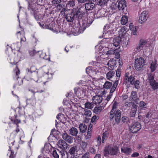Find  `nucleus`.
Masks as SVG:
<instances>
[{"instance_id": "f257e3e1", "label": "nucleus", "mask_w": 158, "mask_h": 158, "mask_svg": "<svg viewBox=\"0 0 158 158\" xmlns=\"http://www.w3.org/2000/svg\"><path fill=\"white\" fill-rule=\"evenodd\" d=\"M54 148L50 144H45L42 149V154L38 156V158H49L50 152Z\"/></svg>"}, {"instance_id": "f03ea898", "label": "nucleus", "mask_w": 158, "mask_h": 158, "mask_svg": "<svg viewBox=\"0 0 158 158\" xmlns=\"http://www.w3.org/2000/svg\"><path fill=\"white\" fill-rule=\"evenodd\" d=\"M148 39H142L139 40V43L136 46L133 51L134 54H136L140 52L144 47H147L148 44Z\"/></svg>"}, {"instance_id": "7ed1b4c3", "label": "nucleus", "mask_w": 158, "mask_h": 158, "mask_svg": "<svg viewBox=\"0 0 158 158\" xmlns=\"http://www.w3.org/2000/svg\"><path fill=\"white\" fill-rule=\"evenodd\" d=\"M118 148L116 146L112 145H109L104 149V156H106L109 154L115 155L117 153Z\"/></svg>"}, {"instance_id": "20e7f679", "label": "nucleus", "mask_w": 158, "mask_h": 158, "mask_svg": "<svg viewBox=\"0 0 158 158\" xmlns=\"http://www.w3.org/2000/svg\"><path fill=\"white\" fill-rule=\"evenodd\" d=\"M81 13V11L78 8H73L72 12L68 14L65 15V19L68 22H72L74 19V15H78Z\"/></svg>"}, {"instance_id": "39448f33", "label": "nucleus", "mask_w": 158, "mask_h": 158, "mask_svg": "<svg viewBox=\"0 0 158 158\" xmlns=\"http://www.w3.org/2000/svg\"><path fill=\"white\" fill-rule=\"evenodd\" d=\"M114 111V112H113V114H111V111L110 112V120H113L114 118L115 122L118 123L121 120V112L119 110Z\"/></svg>"}, {"instance_id": "423d86ee", "label": "nucleus", "mask_w": 158, "mask_h": 158, "mask_svg": "<svg viewBox=\"0 0 158 158\" xmlns=\"http://www.w3.org/2000/svg\"><path fill=\"white\" fill-rule=\"evenodd\" d=\"M48 28L56 33H58L63 31L61 27L59 25H56L54 22H52L49 24Z\"/></svg>"}, {"instance_id": "0eeeda50", "label": "nucleus", "mask_w": 158, "mask_h": 158, "mask_svg": "<svg viewBox=\"0 0 158 158\" xmlns=\"http://www.w3.org/2000/svg\"><path fill=\"white\" fill-rule=\"evenodd\" d=\"M93 21L92 20L90 22L89 19H88L87 21L86 20L83 21L81 25L80 26V27L78 29V31L77 34H79L83 32L86 28L88 27L92 23Z\"/></svg>"}, {"instance_id": "6e6552de", "label": "nucleus", "mask_w": 158, "mask_h": 158, "mask_svg": "<svg viewBox=\"0 0 158 158\" xmlns=\"http://www.w3.org/2000/svg\"><path fill=\"white\" fill-rule=\"evenodd\" d=\"M145 60L142 57L136 59L135 61V67L136 69L141 70L145 65Z\"/></svg>"}, {"instance_id": "1a4fd4ad", "label": "nucleus", "mask_w": 158, "mask_h": 158, "mask_svg": "<svg viewBox=\"0 0 158 158\" xmlns=\"http://www.w3.org/2000/svg\"><path fill=\"white\" fill-rule=\"evenodd\" d=\"M148 80L150 85L152 87L154 90L158 88V83L156 82L153 74H149L148 77Z\"/></svg>"}, {"instance_id": "9d476101", "label": "nucleus", "mask_w": 158, "mask_h": 158, "mask_svg": "<svg viewBox=\"0 0 158 158\" xmlns=\"http://www.w3.org/2000/svg\"><path fill=\"white\" fill-rule=\"evenodd\" d=\"M135 78L132 75L129 76V74L127 73L125 74V78L124 79V83L126 85H130L134 84Z\"/></svg>"}, {"instance_id": "9b49d317", "label": "nucleus", "mask_w": 158, "mask_h": 158, "mask_svg": "<svg viewBox=\"0 0 158 158\" xmlns=\"http://www.w3.org/2000/svg\"><path fill=\"white\" fill-rule=\"evenodd\" d=\"M141 127V124L138 122H136L132 124L130 128L131 131L132 133H136L139 131Z\"/></svg>"}, {"instance_id": "f8f14e48", "label": "nucleus", "mask_w": 158, "mask_h": 158, "mask_svg": "<svg viewBox=\"0 0 158 158\" xmlns=\"http://www.w3.org/2000/svg\"><path fill=\"white\" fill-rule=\"evenodd\" d=\"M62 136V139L66 142L70 144L73 143L74 138L68 134L66 132L64 131Z\"/></svg>"}, {"instance_id": "ddd939ff", "label": "nucleus", "mask_w": 158, "mask_h": 158, "mask_svg": "<svg viewBox=\"0 0 158 158\" xmlns=\"http://www.w3.org/2000/svg\"><path fill=\"white\" fill-rule=\"evenodd\" d=\"M148 12L146 11H143L141 14L139 19V23L142 24L146 21L147 19Z\"/></svg>"}, {"instance_id": "4468645a", "label": "nucleus", "mask_w": 158, "mask_h": 158, "mask_svg": "<svg viewBox=\"0 0 158 158\" xmlns=\"http://www.w3.org/2000/svg\"><path fill=\"white\" fill-rule=\"evenodd\" d=\"M15 78H16L18 81V84H16L14 86V88H15L16 87L17 85H18L19 86L22 85L23 83V80L20 77H19L18 76V75L20 73V71L19 69L16 67V69H15Z\"/></svg>"}, {"instance_id": "2eb2a0df", "label": "nucleus", "mask_w": 158, "mask_h": 158, "mask_svg": "<svg viewBox=\"0 0 158 158\" xmlns=\"http://www.w3.org/2000/svg\"><path fill=\"white\" fill-rule=\"evenodd\" d=\"M114 54V52L113 49L111 48L110 50H109L106 52H104L102 55H100L102 59H107L109 58L110 56Z\"/></svg>"}, {"instance_id": "dca6fc26", "label": "nucleus", "mask_w": 158, "mask_h": 158, "mask_svg": "<svg viewBox=\"0 0 158 158\" xmlns=\"http://www.w3.org/2000/svg\"><path fill=\"white\" fill-rule=\"evenodd\" d=\"M102 98L101 95H96L92 98L93 103L94 104H99L102 101Z\"/></svg>"}, {"instance_id": "f3484780", "label": "nucleus", "mask_w": 158, "mask_h": 158, "mask_svg": "<svg viewBox=\"0 0 158 158\" xmlns=\"http://www.w3.org/2000/svg\"><path fill=\"white\" fill-rule=\"evenodd\" d=\"M58 147L63 150L66 149L67 147V144L64 140H59L57 143Z\"/></svg>"}, {"instance_id": "a211bd4d", "label": "nucleus", "mask_w": 158, "mask_h": 158, "mask_svg": "<svg viewBox=\"0 0 158 158\" xmlns=\"http://www.w3.org/2000/svg\"><path fill=\"white\" fill-rule=\"evenodd\" d=\"M38 6L36 4L31 3V4H29L28 9L29 10H31L34 13L37 12H39L38 10Z\"/></svg>"}, {"instance_id": "6ab92c4d", "label": "nucleus", "mask_w": 158, "mask_h": 158, "mask_svg": "<svg viewBox=\"0 0 158 158\" xmlns=\"http://www.w3.org/2000/svg\"><path fill=\"white\" fill-rule=\"evenodd\" d=\"M95 4L93 2H88L85 4L86 11L91 10L95 7Z\"/></svg>"}, {"instance_id": "aec40b11", "label": "nucleus", "mask_w": 158, "mask_h": 158, "mask_svg": "<svg viewBox=\"0 0 158 158\" xmlns=\"http://www.w3.org/2000/svg\"><path fill=\"white\" fill-rule=\"evenodd\" d=\"M121 152L125 154L129 155L132 152V150L130 148L127 147H123L121 148Z\"/></svg>"}, {"instance_id": "412c9836", "label": "nucleus", "mask_w": 158, "mask_h": 158, "mask_svg": "<svg viewBox=\"0 0 158 158\" xmlns=\"http://www.w3.org/2000/svg\"><path fill=\"white\" fill-rule=\"evenodd\" d=\"M107 13L106 10L102 8L98 11L97 15L99 17H102L106 16L107 15Z\"/></svg>"}, {"instance_id": "4be33fe9", "label": "nucleus", "mask_w": 158, "mask_h": 158, "mask_svg": "<svg viewBox=\"0 0 158 158\" xmlns=\"http://www.w3.org/2000/svg\"><path fill=\"white\" fill-rule=\"evenodd\" d=\"M121 41V38L119 36L116 37L113 39V44L114 46L118 47L119 46Z\"/></svg>"}, {"instance_id": "5701e85b", "label": "nucleus", "mask_w": 158, "mask_h": 158, "mask_svg": "<svg viewBox=\"0 0 158 158\" xmlns=\"http://www.w3.org/2000/svg\"><path fill=\"white\" fill-rule=\"evenodd\" d=\"M16 35L18 38L20 39L21 44H22L23 42H25L26 41V39L24 33H21L20 31H19L17 33Z\"/></svg>"}, {"instance_id": "b1692460", "label": "nucleus", "mask_w": 158, "mask_h": 158, "mask_svg": "<svg viewBox=\"0 0 158 158\" xmlns=\"http://www.w3.org/2000/svg\"><path fill=\"white\" fill-rule=\"evenodd\" d=\"M157 68V61L156 60H152L150 62V68L152 72L154 71Z\"/></svg>"}, {"instance_id": "393cba45", "label": "nucleus", "mask_w": 158, "mask_h": 158, "mask_svg": "<svg viewBox=\"0 0 158 158\" xmlns=\"http://www.w3.org/2000/svg\"><path fill=\"white\" fill-rule=\"evenodd\" d=\"M69 132L70 135L73 136H76L78 133V131L76 128L72 127L69 129Z\"/></svg>"}, {"instance_id": "a878e982", "label": "nucleus", "mask_w": 158, "mask_h": 158, "mask_svg": "<svg viewBox=\"0 0 158 158\" xmlns=\"http://www.w3.org/2000/svg\"><path fill=\"white\" fill-rule=\"evenodd\" d=\"M126 6V2L124 0H121L118 2V7L119 10H123Z\"/></svg>"}, {"instance_id": "bb28decb", "label": "nucleus", "mask_w": 158, "mask_h": 158, "mask_svg": "<svg viewBox=\"0 0 158 158\" xmlns=\"http://www.w3.org/2000/svg\"><path fill=\"white\" fill-rule=\"evenodd\" d=\"M104 108L103 106H96L94 109V112L96 114H98L104 109Z\"/></svg>"}, {"instance_id": "cd10ccee", "label": "nucleus", "mask_w": 158, "mask_h": 158, "mask_svg": "<svg viewBox=\"0 0 158 158\" xmlns=\"http://www.w3.org/2000/svg\"><path fill=\"white\" fill-rule=\"evenodd\" d=\"M79 128L80 132L82 133H85L86 131L87 127V126L84 124H80L79 125Z\"/></svg>"}, {"instance_id": "c85d7f7f", "label": "nucleus", "mask_w": 158, "mask_h": 158, "mask_svg": "<svg viewBox=\"0 0 158 158\" xmlns=\"http://www.w3.org/2000/svg\"><path fill=\"white\" fill-rule=\"evenodd\" d=\"M115 75V72L113 71H110L108 72L106 75V78L108 80H110Z\"/></svg>"}, {"instance_id": "c756f323", "label": "nucleus", "mask_w": 158, "mask_h": 158, "mask_svg": "<svg viewBox=\"0 0 158 158\" xmlns=\"http://www.w3.org/2000/svg\"><path fill=\"white\" fill-rule=\"evenodd\" d=\"M129 28L131 31V33L133 35H137V32L136 27L135 26H134L132 23H131L130 24Z\"/></svg>"}, {"instance_id": "7c9ffc66", "label": "nucleus", "mask_w": 158, "mask_h": 158, "mask_svg": "<svg viewBox=\"0 0 158 158\" xmlns=\"http://www.w3.org/2000/svg\"><path fill=\"white\" fill-rule=\"evenodd\" d=\"M36 99L34 97H33L27 100V103L28 104H30L32 106H34L36 103Z\"/></svg>"}, {"instance_id": "2f4dec72", "label": "nucleus", "mask_w": 158, "mask_h": 158, "mask_svg": "<svg viewBox=\"0 0 158 158\" xmlns=\"http://www.w3.org/2000/svg\"><path fill=\"white\" fill-rule=\"evenodd\" d=\"M114 52V54L115 55V58L117 59H118L120 57L119 52L120 51V47H119L118 48L113 50Z\"/></svg>"}, {"instance_id": "473e14b6", "label": "nucleus", "mask_w": 158, "mask_h": 158, "mask_svg": "<svg viewBox=\"0 0 158 158\" xmlns=\"http://www.w3.org/2000/svg\"><path fill=\"white\" fill-rule=\"evenodd\" d=\"M147 104L143 101L139 102V108L141 110H145L147 108Z\"/></svg>"}, {"instance_id": "72a5a7b5", "label": "nucleus", "mask_w": 158, "mask_h": 158, "mask_svg": "<svg viewBox=\"0 0 158 158\" xmlns=\"http://www.w3.org/2000/svg\"><path fill=\"white\" fill-rule=\"evenodd\" d=\"M112 85V82L108 81H106L103 85V87L106 89H110Z\"/></svg>"}, {"instance_id": "f704fd0d", "label": "nucleus", "mask_w": 158, "mask_h": 158, "mask_svg": "<svg viewBox=\"0 0 158 158\" xmlns=\"http://www.w3.org/2000/svg\"><path fill=\"white\" fill-rule=\"evenodd\" d=\"M59 153H60L61 155L62 158H69V154L67 152H65V153L64 152L62 151H59V150H57Z\"/></svg>"}, {"instance_id": "c9c22d12", "label": "nucleus", "mask_w": 158, "mask_h": 158, "mask_svg": "<svg viewBox=\"0 0 158 158\" xmlns=\"http://www.w3.org/2000/svg\"><path fill=\"white\" fill-rule=\"evenodd\" d=\"M92 115V112L91 111L89 110L86 109H84V114L83 115L89 117H91Z\"/></svg>"}, {"instance_id": "e433bc0d", "label": "nucleus", "mask_w": 158, "mask_h": 158, "mask_svg": "<svg viewBox=\"0 0 158 158\" xmlns=\"http://www.w3.org/2000/svg\"><path fill=\"white\" fill-rule=\"evenodd\" d=\"M77 149V147L76 146L70 148L68 153L71 155H73L75 154Z\"/></svg>"}, {"instance_id": "4c0bfd02", "label": "nucleus", "mask_w": 158, "mask_h": 158, "mask_svg": "<svg viewBox=\"0 0 158 158\" xmlns=\"http://www.w3.org/2000/svg\"><path fill=\"white\" fill-rule=\"evenodd\" d=\"M128 21L127 17L126 16H123L121 20V24L123 25H125Z\"/></svg>"}, {"instance_id": "58836bf2", "label": "nucleus", "mask_w": 158, "mask_h": 158, "mask_svg": "<svg viewBox=\"0 0 158 158\" xmlns=\"http://www.w3.org/2000/svg\"><path fill=\"white\" fill-rule=\"evenodd\" d=\"M126 32L127 31L125 28L124 27H122L118 31L119 35L121 36H123L125 34Z\"/></svg>"}, {"instance_id": "ea45409f", "label": "nucleus", "mask_w": 158, "mask_h": 158, "mask_svg": "<svg viewBox=\"0 0 158 158\" xmlns=\"http://www.w3.org/2000/svg\"><path fill=\"white\" fill-rule=\"evenodd\" d=\"M75 5V2L73 0H71L68 2L66 4V7L67 8H73Z\"/></svg>"}, {"instance_id": "a19ab883", "label": "nucleus", "mask_w": 158, "mask_h": 158, "mask_svg": "<svg viewBox=\"0 0 158 158\" xmlns=\"http://www.w3.org/2000/svg\"><path fill=\"white\" fill-rule=\"evenodd\" d=\"M85 107L89 109H92L93 107V105L91 103L88 102L85 104Z\"/></svg>"}, {"instance_id": "79ce46f5", "label": "nucleus", "mask_w": 158, "mask_h": 158, "mask_svg": "<svg viewBox=\"0 0 158 158\" xmlns=\"http://www.w3.org/2000/svg\"><path fill=\"white\" fill-rule=\"evenodd\" d=\"M35 67L33 66L31 67L30 69H26V71L27 72V74L29 75L32 72H35Z\"/></svg>"}, {"instance_id": "37998d69", "label": "nucleus", "mask_w": 158, "mask_h": 158, "mask_svg": "<svg viewBox=\"0 0 158 158\" xmlns=\"http://www.w3.org/2000/svg\"><path fill=\"white\" fill-rule=\"evenodd\" d=\"M115 63L114 61V60L113 59H111L110 60L108 61L107 65L109 66H110L111 68H112L114 66Z\"/></svg>"}, {"instance_id": "c03bdc74", "label": "nucleus", "mask_w": 158, "mask_h": 158, "mask_svg": "<svg viewBox=\"0 0 158 158\" xmlns=\"http://www.w3.org/2000/svg\"><path fill=\"white\" fill-rule=\"evenodd\" d=\"M136 108L133 107L131 110L130 113V116L131 117H134L135 116L136 113Z\"/></svg>"}, {"instance_id": "a18cd8bd", "label": "nucleus", "mask_w": 158, "mask_h": 158, "mask_svg": "<svg viewBox=\"0 0 158 158\" xmlns=\"http://www.w3.org/2000/svg\"><path fill=\"white\" fill-rule=\"evenodd\" d=\"M108 0H98V5L101 6H104Z\"/></svg>"}, {"instance_id": "49530a36", "label": "nucleus", "mask_w": 158, "mask_h": 158, "mask_svg": "<svg viewBox=\"0 0 158 158\" xmlns=\"http://www.w3.org/2000/svg\"><path fill=\"white\" fill-rule=\"evenodd\" d=\"M117 103L115 102L113 104L112 106V108L111 111V114L113 113V112H114V111L117 110L118 109H117Z\"/></svg>"}, {"instance_id": "de8ad7c7", "label": "nucleus", "mask_w": 158, "mask_h": 158, "mask_svg": "<svg viewBox=\"0 0 158 158\" xmlns=\"http://www.w3.org/2000/svg\"><path fill=\"white\" fill-rule=\"evenodd\" d=\"M108 133L107 132L105 131L103 134L102 137V143H104V140L107 139L108 137Z\"/></svg>"}, {"instance_id": "09e8293b", "label": "nucleus", "mask_w": 158, "mask_h": 158, "mask_svg": "<svg viewBox=\"0 0 158 158\" xmlns=\"http://www.w3.org/2000/svg\"><path fill=\"white\" fill-rule=\"evenodd\" d=\"M137 98L136 92L134 91H132L131 93V98L133 100H135Z\"/></svg>"}, {"instance_id": "8fccbe9b", "label": "nucleus", "mask_w": 158, "mask_h": 158, "mask_svg": "<svg viewBox=\"0 0 158 158\" xmlns=\"http://www.w3.org/2000/svg\"><path fill=\"white\" fill-rule=\"evenodd\" d=\"M34 17L37 20H39L40 18L41 17V15L38 12L36 11V13H34Z\"/></svg>"}, {"instance_id": "3c124183", "label": "nucleus", "mask_w": 158, "mask_h": 158, "mask_svg": "<svg viewBox=\"0 0 158 158\" xmlns=\"http://www.w3.org/2000/svg\"><path fill=\"white\" fill-rule=\"evenodd\" d=\"M99 116H97L96 115H94V116H93L92 118L91 122L92 123L95 122L97 121V120L99 119Z\"/></svg>"}, {"instance_id": "603ef678", "label": "nucleus", "mask_w": 158, "mask_h": 158, "mask_svg": "<svg viewBox=\"0 0 158 158\" xmlns=\"http://www.w3.org/2000/svg\"><path fill=\"white\" fill-rule=\"evenodd\" d=\"M52 155L54 158H59V155L55 150H53Z\"/></svg>"}, {"instance_id": "864d4df0", "label": "nucleus", "mask_w": 158, "mask_h": 158, "mask_svg": "<svg viewBox=\"0 0 158 158\" xmlns=\"http://www.w3.org/2000/svg\"><path fill=\"white\" fill-rule=\"evenodd\" d=\"M112 24L106 25L104 26V30L107 31V32H108L109 31H110V27L111 26Z\"/></svg>"}, {"instance_id": "5fc2aeb1", "label": "nucleus", "mask_w": 158, "mask_h": 158, "mask_svg": "<svg viewBox=\"0 0 158 158\" xmlns=\"http://www.w3.org/2000/svg\"><path fill=\"white\" fill-rule=\"evenodd\" d=\"M20 46H18L17 43L14 44L11 46V48H13L15 50H18L20 48Z\"/></svg>"}, {"instance_id": "6e6d98bb", "label": "nucleus", "mask_w": 158, "mask_h": 158, "mask_svg": "<svg viewBox=\"0 0 158 158\" xmlns=\"http://www.w3.org/2000/svg\"><path fill=\"white\" fill-rule=\"evenodd\" d=\"M36 52L34 50H31L29 51L30 55L31 56H33L36 54Z\"/></svg>"}, {"instance_id": "4d7b16f0", "label": "nucleus", "mask_w": 158, "mask_h": 158, "mask_svg": "<svg viewBox=\"0 0 158 158\" xmlns=\"http://www.w3.org/2000/svg\"><path fill=\"white\" fill-rule=\"evenodd\" d=\"M44 4L43 0H37L36 1V4L40 5H43Z\"/></svg>"}, {"instance_id": "13d9d810", "label": "nucleus", "mask_w": 158, "mask_h": 158, "mask_svg": "<svg viewBox=\"0 0 158 158\" xmlns=\"http://www.w3.org/2000/svg\"><path fill=\"white\" fill-rule=\"evenodd\" d=\"M81 145L82 148L84 149L87 147V143L86 142H82L81 143Z\"/></svg>"}, {"instance_id": "bf43d9fd", "label": "nucleus", "mask_w": 158, "mask_h": 158, "mask_svg": "<svg viewBox=\"0 0 158 158\" xmlns=\"http://www.w3.org/2000/svg\"><path fill=\"white\" fill-rule=\"evenodd\" d=\"M90 155L89 153H86L84 154L82 156L81 158H89Z\"/></svg>"}, {"instance_id": "052dcab7", "label": "nucleus", "mask_w": 158, "mask_h": 158, "mask_svg": "<svg viewBox=\"0 0 158 158\" xmlns=\"http://www.w3.org/2000/svg\"><path fill=\"white\" fill-rule=\"evenodd\" d=\"M116 75L117 77H119L120 76V69H118L116 72Z\"/></svg>"}, {"instance_id": "680f3d73", "label": "nucleus", "mask_w": 158, "mask_h": 158, "mask_svg": "<svg viewBox=\"0 0 158 158\" xmlns=\"http://www.w3.org/2000/svg\"><path fill=\"white\" fill-rule=\"evenodd\" d=\"M152 115V113L151 111H149L146 115V117L147 118H149L151 117Z\"/></svg>"}, {"instance_id": "e2e57ef3", "label": "nucleus", "mask_w": 158, "mask_h": 158, "mask_svg": "<svg viewBox=\"0 0 158 158\" xmlns=\"http://www.w3.org/2000/svg\"><path fill=\"white\" fill-rule=\"evenodd\" d=\"M134 85H135V88L138 89L139 87V81L138 80H136L135 81H134Z\"/></svg>"}, {"instance_id": "0e129e2a", "label": "nucleus", "mask_w": 158, "mask_h": 158, "mask_svg": "<svg viewBox=\"0 0 158 158\" xmlns=\"http://www.w3.org/2000/svg\"><path fill=\"white\" fill-rule=\"evenodd\" d=\"M64 6V5H63V4H59L57 6V9L59 10H61L63 7Z\"/></svg>"}, {"instance_id": "69168bd1", "label": "nucleus", "mask_w": 158, "mask_h": 158, "mask_svg": "<svg viewBox=\"0 0 158 158\" xmlns=\"http://www.w3.org/2000/svg\"><path fill=\"white\" fill-rule=\"evenodd\" d=\"M91 132L88 131L87 135L85 136V138L86 139H89L91 138Z\"/></svg>"}, {"instance_id": "338daca9", "label": "nucleus", "mask_w": 158, "mask_h": 158, "mask_svg": "<svg viewBox=\"0 0 158 158\" xmlns=\"http://www.w3.org/2000/svg\"><path fill=\"white\" fill-rule=\"evenodd\" d=\"M46 56V54L44 52H42L40 55V58L42 59H46L45 57Z\"/></svg>"}, {"instance_id": "774afa93", "label": "nucleus", "mask_w": 158, "mask_h": 158, "mask_svg": "<svg viewBox=\"0 0 158 158\" xmlns=\"http://www.w3.org/2000/svg\"><path fill=\"white\" fill-rule=\"evenodd\" d=\"M15 156V155L14 154V152L10 150V154L9 156V158H13Z\"/></svg>"}]
</instances>
